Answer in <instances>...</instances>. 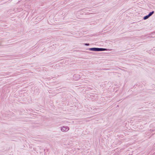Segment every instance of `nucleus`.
I'll return each instance as SVG.
<instances>
[{
	"label": "nucleus",
	"instance_id": "1",
	"mask_svg": "<svg viewBox=\"0 0 155 155\" xmlns=\"http://www.w3.org/2000/svg\"><path fill=\"white\" fill-rule=\"evenodd\" d=\"M69 129L67 127H63L61 128V130L62 131H66L68 130Z\"/></svg>",
	"mask_w": 155,
	"mask_h": 155
},
{
	"label": "nucleus",
	"instance_id": "5",
	"mask_svg": "<svg viewBox=\"0 0 155 155\" xmlns=\"http://www.w3.org/2000/svg\"><path fill=\"white\" fill-rule=\"evenodd\" d=\"M154 13V12L153 11L152 12H150V13L149 14L148 16L150 17L151 16L153 13Z\"/></svg>",
	"mask_w": 155,
	"mask_h": 155
},
{
	"label": "nucleus",
	"instance_id": "2",
	"mask_svg": "<svg viewBox=\"0 0 155 155\" xmlns=\"http://www.w3.org/2000/svg\"><path fill=\"white\" fill-rule=\"evenodd\" d=\"M105 50V49L104 48H97L96 51H104Z\"/></svg>",
	"mask_w": 155,
	"mask_h": 155
},
{
	"label": "nucleus",
	"instance_id": "6",
	"mask_svg": "<svg viewBox=\"0 0 155 155\" xmlns=\"http://www.w3.org/2000/svg\"><path fill=\"white\" fill-rule=\"evenodd\" d=\"M85 45H89V44H85Z\"/></svg>",
	"mask_w": 155,
	"mask_h": 155
},
{
	"label": "nucleus",
	"instance_id": "4",
	"mask_svg": "<svg viewBox=\"0 0 155 155\" xmlns=\"http://www.w3.org/2000/svg\"><path fill=\"white\" fill-rule=\"evenodd\" d=\"M150 16H149L148 15H146L143 18L145 20V19H147Z\"/></svg>",
	"mask_w": 155,
	"mask_h": 155
},
{
	"label": "nucleus",
	"instance_id": "3",
	"mask_svg": "<svg viewBox=\"0 0 155 155\" xmlns=\"http://www.w3.org/2000/svg\"><path fill=\"white\" fill-rule=\"evenodd\" d=\"M90 50L96 51L97 48H92L90 49Z\"/></svg>",
	"mask_w": 155,
	"mask_h": 155
}]
</instances>
